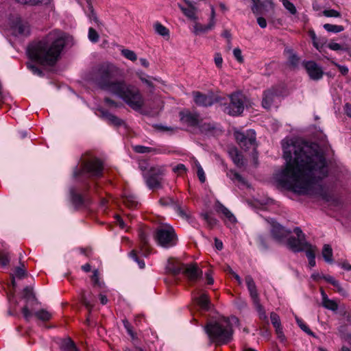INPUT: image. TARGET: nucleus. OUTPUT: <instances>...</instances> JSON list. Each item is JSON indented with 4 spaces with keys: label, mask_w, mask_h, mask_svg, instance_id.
Wrapping results in <instances>:
<instances>
[{
    "label": "nucleus",
    "mask_w": 351,
    "mask_h": 351,
    "mask_svg": "<svg viewBox=\"0 0 351 351\" xmlns=\"http://www.w3.org/2000/svg\"><path fill=\"white\" fill-rule=\"evenodd\" d=\"M293 232L296 234L297 237H290L287 240V245L288 247L293 252H300L304 250L308 243L305 239V235L302 230L297 227L294 228Z\"/></svg>",
    "instance_id": "10"
},
{
    "label": "nucleus",
    "mask_w": 351,
    "mask_h": 351,
    "mask_svg": "<svg viewBox=\"0 0 351 351\" xmlns=\"http://www.w3.org/2000/svg\"><path fill=\"white\" fill-rule=\"evenodd\" d=\"M63 346L66 351H79L75 343L71 339L66 340Z\"/></svg>",
    "instance_id": "50"
},
{
    "label": "nucleus",
    "mask_w": 351,
    "mask_h": 351,
    "mask_svg": "<svg viewBox=\"0 0 351 351\" xmlns=\"http://www.w3.org/2000/svg\"><path fill=\"white\" fill-rule=\"evenodd\" d=\"M215 210L218 213H221L224 218L231 223L237 222V219L234 215L219 201H217L215 203Z\"/></svg>",
    "instance_id": "23"
},
{
    "label": "nucleus",
    "mask_w": 351,
    "mask_h": 351,
    "mask_svg": "<svg viewBox=\"0 0 351 351\" xmlns=\"http://www.w3.org/2000/svg\"><path fill=\"white\" fill-rule=\"evenodd\" d=\"M13 276L21 279L26 276V269L25 268L24 265H22L20 267H16L14 269Z\"/></svg>",
    "instance_id": "44"
},
{
    "label": "nucleus",
    "mask_w": 351,
    "mask_h": 351,
    "mask_svg": "<svg viewBox=\"0 0 351 351\" xmlns=\"http://www.w3.org/2000/svg\"><path fill=\"white\" fill-rule=\"evenodd\" d=\"M118 73V69L112 64L104 63L97 69L95 82L103 90L113 93L120 80H113Z\"/></svg>",
    "instance_id": "5"
},
{
    "label": "nucleus",
    "mask_w": 351,
    "mask_h": 351,
    "mask_svg": "<svg viewBox=\"0 0 351 351\" xmlns=\"http://www.w3.org/2000/svg\"><path fill=\"white\" fill-rule=\"evenodd\" d=\"M233 54L236 60L239 62L242 63L243 62V58L242 56V53L240 49L235 48L233 50Z\"/></svg>",
    "instance_id": "59"
},
{
    "label": "nucleus",
    "mask_w": 351,
    "mask_h": 351,
    "mask_svg": "<svg viewBox=\"0 0 351 351\" xmlns=\"http://www.w3.org/2000/svg\"><path fill=\"white\" fill-rule=\"evenodd\" d=\"M22 313L23 315V317L27 321H29L32 316L33 315L32 313L30 311V310L28 308L27 306H25L22 308Z\"/></svg>",
    "instance_id": "61"
},
{
    "label": "nucleus",
    "mask_w": 351,
    "mask_h": 351,
    "mask_svg": "<svg viewBox=\"0 0 351 351\" xmlns=\"http://www.w3.org/2000/svg\"><path fill=\"white\" fill-rule=\"evenodd\" d=\"M154 28L155 32L160 36L163 37L169 38V30L167 27L163 25L160 22H156L154 24Z\"/></svg>",
    "instance_id": "33"
},
{
    "label": "nucleus",
    "mask_w": 351,
    "mask_h": 351,
    "mask_svg": "<svg viewBox=\"0 0 351 351\" xmlns=\"http://www.w3.org/2000/svg\"><path fill=\"white\" fill-rule=\"evenodd\" d=\"M81 300L82 304L86 306V308L89 311V312H90L91 309L93 307V304L86 299L84 294H82Z\"/></svg>",
    "instance_id": "60"
},
{
    "label": "nucleus",
    "mask_w": 351,
    "mask_h": 351,
    "mask_svg": "<svg viewBox=\"0 0 351 351\" xmlns=\"http://www.w3.org/2000/svg\"><path fill=\"white\" fill-rule=\"evenodd\" d=\"M229 154L233 161V162L237 166V167H241L243 165V156L242 154L238 151L237 149L234 148L231 149L229 152Z\"/></svg>",
    "instance_id": "29"
},
{
    "label": "nucleus",
    "mask_w": 351,
    "mask_h": 351,
    "mask_svg": "<svg viewBox=\"0 0 351 351\" xmlns=\"http://www.w3.org/2000/svg\"><path fill=\"white\" fill-rule=\"evenodd\" d=\"M192 95L194 102L199 106L207 107L213 104V99L210 95L203 94L199 91H193Z\"/></svg>",
    "instance_id": "20"
},
{
    "label": "nucleus",
    "mask_w": 351,
    "mask_h": 351,
    "mask_svg": "<svg viewBox=\"0 0 351 351\" xmlns=\"http://www.w3.org/2000/svg\"><path fill=\"white\" fill-rule=\"evenodd\" d=\"M290 233V230H286L279 223H274L272 224L271 234L272 237L278 243L284 242Z\"/></svg>",
    "instance_id": "18"
},
{
    "label": "nucleus",
    "mask_w": 351,
    "mask_h": 351,
    "mask_svg": "<svg viewBox=\"0 0 351 351\" xmlns=\"http://www.w3.org/2000/svg\"><path fill=\"white\" fill-rule=\"evenodd\" d=\"M323 27L328 32L332 33H339L344 30V27L342 25H338L326 23Z\"/></svg>",
    "instance_id": "38"
},
{
    "label": "nucleus",
    "mask_w": 351,
    "mask_h": 351,
    "mask_svg": "<svg viewBox=\"0 0 351 351\" xmlns=\"http://www.w3.org/2000/svg\"><path fill=\"white\" fill-rule=\"evenodd\" d=\"M214 62L216 66L218 69H221L223 64V58L221 54L219 53H215L214 56Z\"/></svg>",
    "instance_id": "58"
},
{
    "label": "nucleus",
    "mask_w": 351,
    "mask_h": 351,
    "mask_svg": "<svg viewBox=\"0 0 351 351\" xmlns=\"http://www.w3.org/2000/svg\"><path fill=\"white\" fill-rule=\"evenodd\" d=\"M123 202L128 208H135L138 205L136 197L133 195H125L123 197Z\"/></svg>",
    "instance_id": "36"
},
{
    "label": "nucleus",
    "mask_w": 351,
    "mask_h": 351,
    "mask_svg": "<svg viewBox=\"0 0 351 351\" xmlns=\"http://www.w3.org/2000/svg\"><path fill=\"white\" fill-rule=\"evenodd\" d=\"M322 254L326 262L329 263H332V249L330 245H324Z\"/></svg>",
    "instance_id": "35"
},
{
    "label": "nucleus",
    "mask_w": 351,
    "mask_h": 351,
    "mask_svg": "<svg viewBox=\"0 0 351 351\" xmlns=\"http://www.w3.org/2000/svg\"><path fill=\"white\" fill-rule=\"evenodd\" d=\"M195 301L199 306L204 311H208L210 308V300L206 293H202L199 296L195 298Z\"/></svg>",
    "instance_id": "26"
},
{
    "label": "nucleus",
    "mask_w": 351,
    "mask_h": 351,
    "mask_svg": "<svg viewBox=\"0 0 351 351\" xmlns=\"http://www.w3.org/2000/svg\"><path fill=\"white\" fill-rule=\"evenodd\" d=\"M187 7H184L180 4H178L179 8L182 10V13L190 20L196 21L198 20L197 15L198 9L195 6L194 2L190 0H183Z\"/></svg>",
    "instance_id": "17"
},
{
    "label": "nucleus",
    "mask_w": 351,
    "mask_h": 351,
    "mask_svg": "<svg viewBox=\"0 0 351 351\" xmlns=\"http://www.w3.org/2000/svg\"><path fill=\"white\" fill-rule=\"evenodd\" d=\"M99 34L95 29L90 27L88 29V39L92 43H97L99 40Z\"/></svg>",
    "instance_id": "51"
},
{
    "label": "nucleus",
    "mask_w": 351,
    "mask_h": 351,
    "mask_svg": "<svg viewBox=\"0 0 351 351\" xmlns=\"http://www.w3.org/2000/svg\"><path fill=\"white\" fill-rule=\"evenodd\" d=\"M154 238L158 245L165 248L175 246L178 241L174 229L169 225L158 227L156 230Z\"/></svg>",
    "instance_id": "6"
},
{
    "label": "nucleus",
    "mask_w": 351,
    "mask_h": 351,
    "mask_svg": "<svg viewBox=\"0 0 351 351\" xmlns=\"http://www.w3.org/2000/svg\"><path fill=\"white\" fill-rule=\"evenodd\" d=\"M10 258L9 254L6 252H0V265L3 267L7 266L10 263Z\"/></svg>",
    "instance_id": "53"
},
{
    "label": "nucleus",
    "mask_w": 351,
    "mask_h": 351,
    "mask_svg": "<svg viewBox=\"0 0 351 351\" xmlns=\"http://www.w3.org/2000/svg\"><path fill=\"white\" fill-rule=\"evenodd\" d=\"M72 202L75 206H80L84 205V204L85 202V199L81 194L73 193H72Z\"/></svg>",
    "instance_id": "43"
},
{
    "label": "nucleus",
    "mask_w": 351,
    "mask_h": 351,
    "mask_svg": "<svg viewBox=\"0 0 351 351\" xmlns=\"http://www.w3.org/2000/svg\"><path fill=\"white\" fill-rule=\"evenodd\" d=\"M91 280L94 287H101L104 284L99 280V271L97 269L93 271V275L91 276Z\"/></svg>",
    "instance_id": "48"
},
{
    "label": "nucleus",
    "mask_w": 351,
    "mask_h": 351,
    "mask_svg": "<svg viewBox=\"0 0 351 351\" xmlns=\"http://www.w3.org/2000/svg\"><path fill=\"white\" fill-rule=\"evenodd\" d=\"M234 138L241 149L247 150L254 147L256 144V133L253 130L241 132L236 130L234 132Z\"/></svg>",
    "instance_id": "11"
},
{
    "label": "nucleus",
    "mask_w": 351,
    "mask_h": 351,
    "mask_svg": "<svg viewBox=\"0 0 351 351\" xmlns=\"http://www.w3.org/2000/svg\"><path fill=\"white\" fill-rule=\"evenodd\" d=\"M230 102L225 106L224 112L231 116L240 115L244 110L245 97L241 92H234L228 95Z\"/></svg>",
    "instance_id": "9"
},
{
    "label": "nucleus",
    "mask_w": 351,
    "mask_h": 351,
    "mask_svg": "<svg viewBox=\"0 0 351 351\" xmlns=\"http://www.w3.org/2000/svg\"><path fill=\"white\" fill-rule=\"evenodd\" d=\"M322 305L324 308L332 311H335L338 309L337 303L332 300H330L329 298L322 301Z\"/></svg>",
    "instance_id": "41"
},
{
    "label": "nucleus",
    "mask_w": 351,
    "mask_h": 351,
    "mask_svg": "<svg viewBox=\"0 0 351 351\" xmlns=\"http://www.w3.org/2000/svg\"><path fill=\"white\" fill-rule=\"evenodd\" d=\"M270 319H271V324H273L274 327L276 328V331L277 334L279 336L282 335V329L281 327L280 319V317L278 316V315L276 314V313L272 312L270 314Z\"/></svg>",
    "instance_id": "31"
},
{
    "label": "nucleus",
    "mask_w": 351,
    "mask_h": 351,
    "mask_svg": "<svg viewBox=\"0 0 351 351\" xmlns=\"http://www.w3.org/2000/svg\"><path fill=\"white\" fill-rule=\"evenodd\" d=\"M322 277H323V279H324L326 282L330 283L334 287H337L339 291L341 290V287H340L339 282L337 280H336L332 276H329V275H328V276L323 275Z\"/></svg>",
    "instance_id": "54"
},
{
    "label": "nucleus",
    "mask_w": 351,
    "mask_h": 351,
    "mask_svg": "<svg viewBox=\"0 0 351 351\" xmlns=\"http://www.w3.org/2000/svg\"><path fill=\"white\" fill-rule=\"evenodd\" d=\"M306 249H304V251L306 252V255L308 259L309 258H315V251H316V247L313 246L310 243H308L306 247H305Z\"/></svg>",
    "instance_id": "45"
},
{
    "label": "nucleus",
    "mask_w": 351,
    "mask_h": 351,
    "mask_svg": "<svg viewBox=\"0 0 351 351\" xmlns=\"http://www.w3.org/2000/svg\"><path fill=\"white\" fill-rule=\"evenodd\" d=\"M182 272L184 276L191 282L198 280L202 275V271L199 269L197 264H184Z\"/></svg>",
    "instance_id": "15"
},
{
    "label": "nucleus",
    "mask_w": 351,
    "mask_h": 351,
    "mask_svg": "<svg viewBox=\"0 0 351 351\" xmlns=\"http://www.w3.org/2000/svg\"><path fill=\"white\" fill-rule=\"evenodd\" d=\"M16 2L21 4H29L35 5L38 4H48L51 0H15Z\"/></svg>",
    "instance_id": "40"
},
{
    "label": "nucleus",
    "mask_w": 351,
    "mask_h": 351,
    "mask_svg": "<svg viewBox=\"0 0 351 351\" xmlns=\"http://www.w3.org/2000/svg\"><path fill=\"white\" fill-rule=\"evenodd\" d=\"M180 122L189 127H197L202 121L198 113L184 110L179 113Z\"/></svg>",
    "instance_id": "13"
},
{
    "label": "nucleus",
    "mask_w": 351,
    "mask_h": 351,
    "mask_svg": "<svg viewBox=\"0 0 351 351\" xmlns=\"http://www.w3.org/2000/svg\"><path fill=\"white\" fill-rule=\"evenodd\" d=\"M121 54L126 59L130 60L132 62H134L137 60V56L135 53L134 51L128 49H123L121 50Z\"/></svg>",
    "instance_id": "42"
},
{
    "label": "nucleus",
    "mask_w": 351,
    "mask_h": 351,
    "mask_svg": "<svg viewBox=\"0 0 351 351\" xmlns=\"http://www.w3.org/2000/svg\"><path fill=\"white\" fill-rule=\"evenodd\" d=\"M282 145L286 165L276 174L277 182L299 194L322 195L321 182L328 176L329 169L317 144L296 145L283 140Z\"/></svg>",
    "instance_id": "1"
},
{
    "label": "nucleus",
    "mask_w": 351,
    "mask_h": 351,
    "mask_svg": "<svg viewBox=\"0 0 351 351\" xmlns=\"http://www.w3.org/2000/svg\"><path fill=\"white\" fill-rule=\"evenodd\" d=\"M23 298L27 300L35 299V295L33 291V288L31 287H26L23 289Z\"/></svg>",
    "instance_id": "49"
},
{
    "label": "nucleus",
    "mask_w": 351,
    "mask_h": 351,
    "mask_svg": "<svg viewBox=\"0 0 351 351\" xmlns=\"http://www.w3.org/2000/svg\"><path fill=\"white\" fill-rule=\"evenodd\" d=\"M66 45L64 34L57 29L32 40L27 46L29 58L43 66H54Z\"/></svg>",
    "instance_id": "2"
},
{
    "label": "nucleus",
    "mask_w": 351,
    "mask_h": 351,
    "mask_svg": "<svg viewBox=\"0 0 351 351\" xmlns=\"http://www.w3.org/2000/svg\"><path fill=\"white\" fill-rule=\"evenodd\" d=\"M195 165H196V167L197 169V174L198 178L202 183H204L206 180L204 171L202 166L197 161L195 162Z\"/></svg>",
    "instance_id": "52"
},
{
    "label": "nucleus",
    "mask_w": 351,
    "mask_h": 351,
    "mask_svg": "<svg viewBox=\"0 0 351 351\" xmlns=\"http://www.w3.org/2000/svg\"><path fill=\"white\" fill-rule=\"evenodd\" d=\"M112 94L121 99L134 110H141L145 105V99L139 88L134 85L120 80Z\"/></svg>",
    "instance_id": "4"
},
{
    "label": "nucleus",
    "mask_w": 351,
    "mask_h": 351,
    "mask_svg": "<svg viewBox=\"0 0 351 351\" xmlns=\"http://www.w3.org/2000/svg\"><path fill=\"white\" fill-rule=\"evenodd\" d=\"M183 265L178 261H169L167 269L173 275H177L182 272Z\"/></svg>",
    "instance_id": "30"
},
{
    "label": "nucleus",
    "mask_w": 351,
    "mask_h": 351,
    "mask_svg": "<svg viewBox=\"0 0 351 351\" xmlns=\"http://www.w3.org/2000/svg\"><path fill=\"white\" fill-rule=\"evenodd\" d=\"M278 94L275 88L268 89L263 93L262 106L265 109H269L278 98Z\"/></svg>",
    "instance_id": "19"
},
{
    "label": "nucleus",
    "mask_w": 351,
    "mask_h": 351,
    "mask_svg": "<svg viewBox=\"0 0 351 351\" xmlns=\"http://www.w3.org/2000/svg\"><path fill=\"white\" fill-rule=\"evenodd\" d=\"M159 203L163 206H172L182 217L186 216V213L175 199L171 197H164L159 199Z\"/></svg>",
    "instance_id": "22"
},
{
    "label": "nucleus",
    "mask_w": 351,
    "mask_h": 351,
    "mask_svg": "<svg viewBox=\"0 0 351 351\" xmlns=\"http://www.w3.org/2000/svg\"><path fill=\"white\" fill-rule=\"evenodd\" d=\"M214 27H210V23H208L207 25H202L199 23L197 21H194V25L193 27V32L195 35H198L200 34L206 33L210 30H212Z\"/></svg>",
    "instance_id": "27"
},
{
    "label": "nucleus",
    "mask_w": 351,
    "mask_h": 351,
    "mask_svg": "<svg viewBox=\"0 0 351 351\" xmlns=\"http://www.w3.org/2000/svg\"><path fill=\"white\" fill-rule=\"evenodd\" d=\"M302 65L311 80L318 81L322 78L324 71L315 61H304Z\"/></svg>",
    "instance_id": "14"
},
{
    "label": "nucleus",
    "mask_w": 351,
    "mask_h": 351,
    "mask_svg": "<svg viewBox=\"0 0 351 351\" xmlns=\"http://www.w3.org/2000/svg\"><path fill=\"white\" fill-rule=\"evenodd\" d=\"M227 176L231 179V180H237L239 182H243V178L241 176L237 173L235 171L230 170L227 173Z\"/></svg>",
    "instance_id": "56"
},
{
    "label": "nucleus",
    "mask_w": 351,
    "mask_h": 351,
    "mask_svg": "<svg viewBox=\"0 0 351 351\" xmlns=\"http://www.w3.org/2000/svg\"><path fill=\"white\" fill-rule=\"evenodd\" d=\"M210 15L209 19L210 27H215L216 24L215 17L216 13L215 8L213 5H210Z\"/></svg>",
    "instance_id": "55"
},
{
    "label": "nucleus",
    "mask_w": 351,
    "mask_h": 351,
    "mask_svg": "<svg viewBox=\"0 0 351 351\" xmlns=\"http://www.w3.org/2000/svg\"><path fill=\"white\" fill-rule=\"evenodd\" d=\"M204 330L210 342L217 346L227 344L232 339L233 329L228 318L208 323Z\"/></svg>",
    "instance_id": "3"
},
{
    "label": "nucleus",
    "mask_w": 351,
    "mask_h": 351,
    "mask_svg": "<svg viewBox=\"0 0 351 351\" xmlns=\"http://www.w3.org/2000/svg\"><path fill=\"white\" fill-rule=\"evenodd\" d=\"M103 163L97 158L91 159L84 162L80 169H77L73 172V176L78 178L84 174H87L89 178H95L102 176Z\"/></svg>",
    "instance_id": "7"
},
{
    "label": "nucleus",
    "mask_w": 351,
    "mask_h": 351,
    "mask_svg": "<svg viewBox=\"0 0 351 351\" xmlns=\"http://www.w3.org/2000/svg\"><path fill=\"white\" fill-rule=\"evenodd\" d=\"M215 210L218 213H221L224 218L231 223L237 222V219L234 215L219 201H217L215 203Z\"/></svg>",
    "instance_id": "24"
},
{
    "label": "nucleus",
    "mask_w": 351,
    "mask_h": 351,
    "mask_svg": "<svg viewBox=\"0 0 351 351\" xmlns=\"http://www.w3.org/2000/svg\"><path fill=\"white\" fill-rule=\"evenodd\" d=\"M266 6L267 5L265 2L258 0V1L253 3L252 11L256 16L264 14L266 11Z\"/></svg>",
    "instance_id": "28"
},
{
    "label": "nucleus",
    "mask_w": 351,
    "mask_h": 351,
    "mask_svg": "<svg viewBox=\"0 0 351 351\" xmlns=\"http://www.w3.org/2000/svg\"><path fill=\"white\" fill-rule=\"evenodd\" d=\"M245 281L246 285L247 287V289L249 291L250 295L252 300V302L258 300L259 296H258V291H257L256 284H255L252 277L250 275L246 276L245 278Z\"/></svg>",
    "instance_id": "25"
},
{
    "label": "nucleus",
    "mask_w": 351,
    "mask_h": 351,
    "mask_svg": "<svg viewBox=\"0 0 351 351\" xmlns=\"http://www.w3.org/2000/svg\"><path fill=\"white\" fill-rule=\"evenodd\" d=\"M283 6L291 14H295L297 10L295 6L289 0H281Z\"/></svg>",
    "instance_id": "47"
},
{
    "label": "nucleus",
    "mask_w": 351,
    "mask_h": 351,
    "mask_svg": "<svg viewBox=\"0 0 351 351\" xmlns=\"http://www.w3.org/2000/svg\"><path fill=\"white\" fill-rule=\"evenodd\" d=\"M328 47L333 51H340L343 49L341 45L339 43L331 42L328 45Z\"/></svg>",
    "instance_id": "63"
},
{
    "label": "nucleus",
    "mask_w": 351,
    "mask_h": 351,
    "mask_svg": "<svg viewBox=\"0 0 351 351\" xmlns=\"http://www.w3.org/2000/svg\"><path fill=\"white\" fill-rule=\"evenodd\" d=\"M333 64L339 69V72L343 75H346L348 74L349 70L346 66L340 65L338 63L333 62Z\"/></svg>",
    "instance_id": "62"
},
{
    "label": "nucleus",
    "mask_w": 351,
    "mask_h": 351,
    "mask_svg": "<svg viewBox=\"0 0 351 351\" xmlns=\"http://www.w3.org/2000/svg\"><path fill=\"white\" fill-rule=\"evenodd\" d=\"M138 239L140 241V250L138 252L133 250L130 253V256L136 261L141 269H143L145 266L142 256H147L150 254V247L148 242V233L146 230L139 229Z\"/></svg>",
    "instance_id": "8"
},
{
    "label": "nucleus",
    "mask_w": 351,
    "mask_h": 351,
    "mask_svg": "<svg viewBox=\"0 0 351 351\" xmlns=\"http://www.w3.org/2000/svg\"><path fill=\"white\" fill-rule=\"evenodd\" d=\"M34 316L43 322L49 321L52 317V313L46 309H40L34 313Z\"/></svg>",
    "instance_id": "32"
},
{
    "label": "nucleus",
    "mask_w": 351,
    "mask_h": 351,
    "mask_svg": "<svg viewBox=\"0 0 351 351\" xmlns=\"http://www.w3.org/2000/svg\"><path fill=\"white\" fill-rule=\"evenodd\" d=\"M201 216L210 228H213L217 225V220L215 217L210 216L208 213H203Z\"/></svg>",
    "instance_id": "39"
},
{
    "label": "nucleus",
    "mask_w": 351,
    "mask_h": 351,
    "mask_svg": "<svg viewBox=\"0 0 351 351\" xmlns=\"http://www.w3.org/2000/svg\"><path fill=\"white\" fill-rule=\"evenodd\" d=\"M163 169L159 167H151L144 177L146 184L149 189H158L161 185Z\"/></svg>",
    "instance_id": "12"
},
{
    "label": "nucleus",
    "mask_w": 351,
    "mask_h": 351,
    "mask_svg": "<svg viewBox=\"0 0 351 351\" xmlns=\"http://www.w3.org/2000/svg\"><path fill=\"white\" fill-rule=\"evenodd\" d=\"M98 111L100 112V117L107 121L108 124L119 127L125 124L124 121L119 119L118 117L113 114H111L108 110L103 108L99 109Z\"/></svg>",
    "instance_id": "21"
},
{
    "label": "nucleus",
    "mask_w": 351,
    "mask_h": 351,
    "mask_svg": "<svg viewBox=\"0 0 351 351\" xmlns=\"http://www.w3.org/2000/svg\"><path fill=\"white\" fill-rule=\"evenodd\" d=\"M27 67L32 71V72L35 74L41 75L43 74L42 71L38 69L36 66L32 65L31 64H27Z\"/></svg>",
    "instance_id": "64"
},
{
    "label": "nucleus",
    "mask_w": 351,
    "mask_h": 351,
    "mask_svg": "<svg viewBox=\"0 0 351 351\" xmlns=\"http://www.w3.org/2000/svg\"><path fill=\"white\" fill-rule=\"evenodd\" d=\"M323 14L326 17H339L340 13L335 10H325Z\"/></svg>",
    "instance_id": "57"
},
{
    "label": "nucleus",
    "mask_w": 351,
    "mask_h": 351,
    "mask_svg": "<svg viewBox=\"0 0 351 351\" xmlns=\"http://www.w3.org/2000/svg\"><path fill=\"white\" fill-rule=\"evenodd\" d=\"M11 28L15 36H27L30 34L29 23L20 18H16L12 22Z\"/></svg>",
    "instance_id": "16"
},
{
    "label": "nucleus",
    "mask_w": 351,
    "mask_h": 351,
    "mask_svg": "<svg viewBox=\"0 0 351 351\" xmlns=\"http://www.w3.org/2000/svg\"><path fill=\"white\" fill-rule=\"evenodd\" d=\"M253 304L258 313L259 318L262 320L267 319V315L264 310L263 306L261 305L260 302V299L253 301Z\"/></svg>",
    "instance_id": "37"
},
{
    "label": "nucleus",
    "mask_w": 351,
    "mask_h": 351,
    "mask_svg": "<svg viewBox=\"0 0 351 351\" xmlns=\"http://www.w3.org/2000/svg\"><path fill=\"white\" fill-rule=\"evenodd\" d=\"M287 53L288 54V63L289 64L295 68L298 66L300 62V58L293 52L292 49L286 50Z\"/></svg>",
    "instance_id": "34"
},
{
    "label": "nucleus",
    "mask_w": 351,
    "mask_h": 351,
    "mask_svg": "<svg viewBox=\"0 0 351 351\" xmlns=\"http://www.w3.org/2000/svg\"><path fill=\"white\" fill-rule=\"evenodd\" d=\"M133 150L136 153L145 154L154 152L155 149L149 147H145L143 145H135L133 147Z\"/></svg>",
    "instance_id": "46"
}]
</instances>
